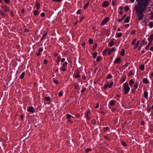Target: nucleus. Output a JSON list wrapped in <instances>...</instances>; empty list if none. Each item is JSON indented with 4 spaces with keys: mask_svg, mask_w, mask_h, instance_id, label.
<instances>
[{
    "mask_svg": "<svg viewBox=\"0 0 153 153\" xmlns=\"http://www.w3.org/2000/svg\"><path fill=\"white\" fill-rule=\"evenodd\" d=\"M148 40L152 42L153 40V34H152L150 35V37L148 38Z\"/></svg>",
    "mask_w": 153,
    "mask_h": 153,
    "instance_id": "obj_14",
    "label": "nucleus"
},
{
    "mask_svg": "<svg viewBox=\"0 0 153 153\" xmlns=\"http://www.w3.org/2000/svg\"><path fill=\"white\" fill-rule=\"evenodd\" d=\"M91 113L89 111H87L86 114H85V116L87 117V119L88 120H90L91 119Z\"/></svg>",
    "mask_w": 153,
    "mask_h": 153,
    "instance_id": "obj_4",
    "label": "nucleus"
},
{
    "mask_svg": "<svg viewBox=\"0 0 153 153\" xmlns=\"http://www.w3.org/2000/svg\"><path fill=\"white\" fill-rule=\"evenodd\" d=\"M48 63V61L47 59H45L44 60V64H46Z\"/></svg>",
    "mask_w": 153,
    "mask_h": 153,
    "instance_id": "obj_60",
    "label": "nucleus"
},
{
    "mask_svg": "<svg viewBox=\"0 0 153 153\" xmlns=\"http://www.w3.org/2000/svg\"><path fill=\"white\" fill-rule=\"evenodd\" d=\"M113 82H110L109 84V88H111L112 87L113 84Z\"/></svg>",
    "mask_w": 153,
    "mask_h": 153,
    "instance_id": "obj_36",
    "label": "nucleus"
},
{
    "mask_svg": "<svg viewBox=\"0 0 153 153\" xmlns=\"http://www.w3.org/2000/svg\"><path fill=\"white\" fill-rule=\"evenodd\" d=\"M112 76L111 74H108L107 75V79H110L112 78Z\"/></svg>",
    "mask_w": 153,
    "mask_h": 153,
    "instance_id": "obj_45",
    "label": "nucleus"
},
{
    "mask_svg": "<svg viewBox=\"0 0 153 153\" xmlns=\"http://www.w3.org/2000/svg\"><path fill=\"white\" fill-rule=\"evenodd\" d=\"M109 20V18H105L101 22V24L103 25L107 22Z\"/></svg>",
    "mask_w": 153,
    "mask_h": 153,
    "instance_id": "obj_7",
    "label": "nucleus"
},
{
    "mask_svg": "<svg viewBox=\"0 0 153 153\" xmlns=\"http://www.w3.org/2000/svg\"><path fill=\"white\" fill-rule=\"evenodd\" d=\"M149 26L151 27H153V22L152 21L150 22L149 23Z\"/></svg>",
    "mask_w": 153,
    "mask_h": 153,
    "instance_id": "obj_33",
    "label": "nucleus"
},
{
    "mask_svg": "<svg viewBox=\"0 0 153 153\" xmlns=\"http://www.w3.org/2000/svg\"><path fill=\"white\" fill-rule=\"evenodd\" d=\"M109 5V4L108 1H104L102 4V6L103 7H107Z\"/></svg>",
    "mask_w": 153,
    "mask_h": 153,
    "instance_id": "obj_9",
    "label": "nucleus"
},
{
    "mask_svg": "<svg viewBox=\"0 0 153 153\" xmlns=\"http://www.w3.org/2000/svg\"><path fill=\"white\" fill-rule=\"evenodd\" d=\"M133 74V73L131 71H129V72L128 75L129 76H130L131 75H132Z\"/></svg>",
    "mask_w": 153,
    "mask_h": 153,
    "instance_id": "obj_51",
    "label": "nucleus"
},
{
    "mask_svg": "<svg viewBox=\"0 0 153 153\" xmlns=\"http://www.w3.org/2000/svg\"><path fill=\"white\" fill-rule=\"evenodd\" d=\"M45 13L44 12H42L41 14V17H45Z\"/></svg>",
    "mask_w": 153,
    "mask_h": 153,
    "instance_id": "obj_53",
    "label": "nucleus"
},
{
    "mask_svg": "<svg viewBox=\"0 0 153 153\" xmlns=\"http://www.w3.org/2000/svg\"><path fill=\"white\" fill-rule=\"evenodd\" d=\"M123 86L124 87V93L125 94H127L130 89V88L128 86V83L126 82L123 85Z\"/></svg>",
    "mask_w": 153,
    "mask_h": 153,
    "instance_id": "obj_2",
    "label": "nucleus"
},
{
    "mask_svg": "<svg viewBox=\"0 0 153 153\" xmlns=\"http://www.w3.org/2000/svg\"><path fill=\"white\" fill-rule=\"evenodd\" d=\"M145 43V41L144 40H143L142 41L141 43L140 44V46L142 47Z\"/></svg>",
    "mask_w": 153,
    "mask_h": 153,
    "instance_id": "obj_38",
    "label": "nucleus"
},
{
    "mask_svg": "<svg viewBox=\"0 0 153 153\" xmlns=\"http://www.w3.org/2000/svg\"><path fill=\"white\" fill-rule=\"evenodd\" d=\"M47 34V32L44 33V35H43L42 37L41 40H42L43 39H44L45 37L46 36V35Z\"/></svg>",
    "mask_w": 153,
    "mask_h": 153,
    "instance_id": "obj_26",
    "label": "nucleus"
},
{
    "mask_svg": "<svg viewBox=\"0 0 153 153\" xmlns=\"http://www.w3.org/2000/svg\"><path fill=\"white\" fill-rule=\"evenodd\" d=\"M125 54V50L124 49H122L121 51V52L120 53V55L122 56H124Z\"/></svg>",
    "mask_w": 153,
    "mask_h": 153,
    "instance_id": "obj_17",
    "label": "nucleus"
},
{
    "mask_svg": "<svg viewBox=\"0 0 153 153\" xmlns=\"http://www.w3.org/2000/svg\"><path fill=\"white\" fill-rule=\"evenodd\" d=\"M130 17L127 16L124 20V22L126 23H128L129 22Z\"/></svg>",
    "mask_w": 153,
    "mask_h": 153,
    "instance_id": "obj_15",
    "label": "nucleus"
},
{
    "mask_svg": "<svg viewBox=\"0 0 153 153\" xmlns=\"http://www.w3.org/2000/svg\"><path fill=\"white\" fill-rule=\"evenodd\" d=\"M39 12L38 10H36L34 11L33 14L34 15L36 16L38 14Z\"/></svg>",
    "mask_w": 153,
    "mask_h": 153,
    "instance_id": "obj_25",
    "label": "nucleus"
},
{
    "mask_svg": "<svg viewBox=\"0 0 153 153\" xmlns=\"http://www.w3.org/2000/svg\"><path fill=\"white\" fill-rule=\"evenodd\" d=\"M85 17L84 16H82V17L80 19L79 22L81 21L82 20H83L84 19Z\"/></svg>",
    "mask_w": 153,
    "mask_h": 153,
    "instance_id": "obj_62",
    "label": "nucleus"
},
{
    "mask_svg": "<svg viewBox=\"0 0 153 153\" xmlns=\"http://www.w3.org/2000/svg\"><path fill=\"white\" fill-rule=\"evenodd\" d=\"M116 102V101L114 100H112L109 102V104L111 106H113L115 105Z\"/></svg>",
    "mask_w": 153,
    "mask_h": 153,
    "instance_id": "obj_10",
    "label": "nucleus"
},
{
    "mask_svg": "<svg viewBox=\"0 0 153 153\" xmlns=\"http://www.w3.org/2000/svg\"><path fill=\"white\" fill-rule=\"evenodd\" d=\"M88 42L89 44L91 45L93 43L94 41L93 39H88Z\"/></svg>",
    "mask_w": 153,
    "mask_h": 153,
    "instance_id": "obj_24",
    "label": "nucleus"
},
{
    "mask_svg": "<svg viewBox=\"0 0 153 153\" xmlns=\"http://www.w3.org/2000/svg\"><path fill=\"white\" fill-rule=\"evenodd\" d=\"M149 0H136L138 2L137 4L134 6V10L136 14L137 19L138 21L141 20L144 15V13H145L147 6Z\"/></svg>",
    "mask_w": 153,
    "mask_h": 153,
    "instance_id": "obj_1",
    "label": "nucleus"
},
{
    "mask_svg": "<svg viewBox=\"0 0 153 153\" xmlns=\"http://www.w3.org/2000/svg\"><path fill=\"white\" fill-rule=\"evenodd\" d=\"M80 116V115L79 114H77L76 115L75 117L77 118H79V117Z\"/></svg>",
    "mask_w": 153,
    "mask_h": 153,
    "instance_id": "obj_61",
    "label": "nucleus"
},
{
    "mask_svg": "<svg viewBox=\"0 0 153 153\" xmlns=\"http://www.w3.org/2000/svg\"><path fill=\"white\" fill-rule=\"evenodd\" d=\"M53 82L54 83H56V84H58L59 83L58 81L56 80H53Z\"/></svg>",
    "mask_w": 153,
    "mask_h": 153,
    "instance_id": "obj_56",
    "label": "nucleus"
},
{
    "mask_svg": "<svg viewBox=\"0 0 153 153\" xmlns=\"http://www.w3.org/2000/svg\"><path fill=\"white\" fill-rule=\"evenodd\" d=\"M36 8L38 10L40 8V4L38 2H36L35 4Z\"/></svg>",
    "mask_w": 153,
    "mask_h": 153,
    "instance_id": "obj_12",
    "label": "nucleus"
},
{
    "mask_svg": "<svg viewBox=\"0 0 153 153\" xmlns=\"http://www.w3.org/2000/svg\"><path fill=\"white\" fill-rule=\"evenodd\" d=\"M77 14H81V10H78L77 12Z\"/></svg>",
    "mask_w": 153,
    "mask_h": 153,
    "instance_id": "obj_63",
    "label": "nucleus"
},
{
    "mask_svg": "<svg viewBox=\"0 0 153 153\" xmlns=\"http://www.w3.org/2000/svg\"><path fill=\"white\" fill-rule=\"evenodd\" d=\"M63 94V93L62 91H60L59 92V97H61L62 96Z\"/></svg>",
    "mask_w": 153,
    "mask_h": 153,
    "instance_id": "obj_42",
    "label": "nucleus"
},
{
    "mask_svg": "<svg viewBox=\"0 0 153 153\" xmlns=\"http://www.w3.org/2000/svg\"><path fill=\"white\" fill-rule=\"evenodd\" d=\"M28 111L32 113H34L35 112L34 108L32 106H30L28 108Z\"/></svg>",
    "mask_w": 153,
    "mask_h": 153,
    "instance_id": "obj_8",
    "label": "nucleus"
},
{
    "mask_svg": "<svg viewBox=\"0 0 153 153\" xmlns=\"http://www.w3.org/2000/svg\"><path fill=\"white\" fill-rule=\"evenodd\" d=\"M74 89H77L79 87V85L78 84H75L74 85Z\"/></svg>",
    "mask_w": 153,
    "mask_h": 153,
    "instance_id": "obj_30",
    "label": "nucleus"
},
{
    "mask_svg": "<svg viewBox=\"0 0 153 153\" xmlns=\"http://www.w3.org/2000/svg\"><path fill=\"white\" fill-rule=\"evenodd\" d=\"M71 116L70 114H68L66 117V118L67 119H69L71 117Z\"/></svg>",
    "mask_w": 153,
    "mask_h": 153,
    "instance_id": "obj_55",
    "label": "nucleus"
},
{
    "mask_svg": "<svg viewBox=\"0 0 153 153\" xmlns=\"http://www.w3.org/2000/svg\"><path fill=\"white\" fill-rule=\"evenodd\" d=\"M126 79V76H123V77H122V82H124Z\"/></svg>",
    "mask_w": 153,
    "mask_h": 153,
    "instance_id": "obj_44",
    "label": "nucleus"
},
{
    "mask_svg": "<svg viewBox=\"0 0 153 153\" xmlns=\"http://www.w3.org/2000/svg\"><path fill=\"white\" fill-rule=\"evenodd\" d=\"M92 150V149H91L90 148H88L85 150V152H90Z\"/></svg>",
    "mask_w": 153,
    "mask_h": 153,
    "instance_id": "obj_40",
    "label": "nucleus"
},
{
    "mask_svg": "<svg viewBox=\"0 0 153 153\" xmlns=\"http://www.w3.org/2000/svg\"><path fill=\"white\" fill-rule=\"evenodd\" d=\"M135 31H136V30L135 29L133 30V31H132L131 32V34H134L135 33Z\"/></svg>",
    "mask_w": 153,
    "mask_h": 153,
    "instance_id": "obj_57",
    "label": "nucleus"
},
{
    "mask_svg": "<svg viewBox=\"0 0 153 153\" xmlns=\"http://www.w3.org/2000/svg\"><path fill=\"white\" fill-rule=\"evenodd\" d=\"M67 64H68L67 62H65L62 64V66H65V67H66V68H67Z\"/></svg>",
    "mask_w": 153,
    "mask_h": 153,
    "instance_id": "obj_41",
    "label": "nucleus"
},
{
    "mask_svg": "<svg viewBox=\"0 0 153 153\" xmlns=\"http://www.w3.org/2000/svg\"><path fill=\"white\" fill-rule=\"evenodd\" d=\"M140 42V40L137 41V43L135 44L134 46V49H136L137 47L138 46V45L139 44Z\"/></svg>",
    "mask_w": 153,
    "mask_h": 153,
    "instance_id": "obj_16",
    "label": "nucleus"
},
{
    "mask_svg": "<svg viewBox=\"0 0 153 153\" xmlns=\"http://www.w3.org/2000/svg\"><path fill=\"white\" fill-rule=\"evenodd\" d=\"M97 52H94V53L93 54V58H95L97 56Z\"/></svg>",
    "mask_w": 153,
    "mask_h": 153,
    "instance_id": "obj_29",
    "label": "nucleus"
},
{
    "mask_svg": "<svg viewBox=\"0 0 153 153\" xmlns=\"http://www.w3.org/2000/svg\"><path fill=\"white\" fill-rule=\"evenodd\" d=\"M138 85V84L136 83L134 84V89H136L137 88Z\"/></svg>",
    "mask_w": 153,
    "mask_h": 153,
    "instance_id": "obj_27",
    "label": "nucleus"
},
{
    "mask_svg": "<svg viewBox=\"0 0 153 153\" xmlns=\"http://www.w3.org/2000/svg\"><path fill=\"white\" fill-rule=\"evenodd\" d=\"M29 30L27 29L26 28H25V29L24 32H29Z\"/></svg>",
    "mask_w": 153,
    "mask_h": 153,
    "instance_id": "obj_64",
    "label": "nucleus"
},
{
    "mask_svg": "<svg viewBox=\"0 0 153 153\" xmlns=\"http://www.w3.org/2000/svg\"><path fill=\"white\" fill-rule=\"evenodd\" d=\"M116 0H113L112 1V4L113 5H115L116 4Z\"/></svg>",
    "mask_w": 153,
    "mask_h": 153,
    "instance_id": "obj_49",
    "label": "nucleus"
},
{
    "mask_svg": "<svg viewBox=\"0 0 153 153\" xmlns=\"http://www.w3.org/2000/svg\"><path fill=\"white\" fill-rule=\"evenodd\" d=\"M97 44L96 43H95L93 46V49L94 50H95V49L97 47Z\"/></svg>",
    "mask_w": 153,
    "mask_h": 153,
    "instance_id": "obj_46",
    "label": "nucleus"
},
{
    "mask_svg": "<svg viewBox=\"0 0 153 153\" xmlns=\"http://www.w3.org/2000/svg\"><path fill=\"white\" fill-rule=\"evenodd\" d=\"M139 68L142 71L144 70V65H142L140 66Z\"/></svg>",
    "mask_w": 153,
    "mask_h": 153,
    "instance_id": "obj_18",
    "label": "nucleus"
},
{
    "mask_svg": "<svg viewBox=\"0 0 153 153\" xmlns=\"http://www.w3.org/2000/svg\"><path fill=\"white\" fill-rule=\"evenodd\" d=\"M114 39H112L111 41H110L109 42V43H108V45L109 46L112 47L114 44L115 42L113 41Z\"/></svg>",
    "mask_w": 153,
    "mask_h": 153,
    "instance_id": "obj_11",
    "label": "nucleus"
},
{
    "mask_svg": "<svg viewBox=\"0 0 153 153\" xmlns=\"http://www.w3.org/2000/svg\"><path fill=\"white\" fill-rule=\"evenodd\" d=\"M74 76L76 78H80V75L79 71H77L76 72L74 73Z\"/></svg>",
    "mask_w": 153,
    "mask_h": 153,
    "instance_id": "obj_3",
    "label": "nucleus"
},
{
    "mask_svg": "<svg viewBox=\"0 0 153 153\" xmlns=\"http://www.w3.org/2000/svg\"><path fill=\"white\" fill-rule=\"evenodd\" d=\"M109 87V84H107L105 85L104 86L103 88L104 89H106L108 87Z\"/></svg>",
    "mask_w": 153,
    "mask_h": 153,
    "instance_id": "obj_39",
    "label": "nucleus"
},
{
    "mask_svg": "<svg viewBox=\"0 0 153 153\" xmlns=\"http://www.w3.org/2000/svg\"><path fill=\"white\" fill-rule=\"evenodd\" d=\"M150 45H151L150 42H149L148 43V44L147 45L146 47L145 48V49L146 50L148 49L149 48V46H150Z\"/></svg>",
    "mask_w": 153,
    "mask_h": 153,
    "instance_id": "obj_28",
    "label": "nucleus"
},
{
    "mask_svg": "<svg viewBox=\"0 0 153 153\" xmlns=\"http://www.w3.org/2000/svg\"><path fill=\"white\" fill-rule=\"evenodd\" d=\"M3 8V10L7 12L9 11V7H7L6 5H4L2 7Z\"/></svg>",
    "mask_w": 153,
    "mask_h": 153,
    "instance_id": "obj_5",
    "label": "nucleus"
},
{
    "mask_svg": "<svg viewBox=\"0 0 153 153\" xmlns=\"http://www.w3.org/2000/svg\"><path fill=\"white\" fill-rule=\"evenodd\" d=\"M44 99L45 100H46L47 101H50V98L49 97H44Z\"/></svg>",
    "mask_w": 153,
    "mask_h": 153,
    "instance_id": "obj_32",
    "label": "nucleus"
},
{
    "mask_svg": "<svg viewBox=\"0 0 153 153\" xmlns=\"http://www.w3.org/2000/svg\"><path fill=\"white\" fill-rule=\"evenodd\" d=\"M134 82L132 79L129 82V84L130 85H132L134 84Z\"/></svg>",
    "mask_w": 153,
    "mask_h": 153,
    "instance_id": "obj_37",
    "label": "nucleus"
},
{
    "mask_svg": "<svg viewBox=\"0 0 153 153\" xmlns=\"http://www.w3.org/2000/svg\"><path fill=\"white\" fill-rule=\"evenodd\" d=\"M89 2H88L84 6V9H86L88 7L89 4Z\"/></svg>",
    "mask_w": 153,
    "mask_h": 153,
    "instance_id": "obj_35",
    "label": "nucleus"
},
{
    "mask_svg": "<svg viewBox=\"0 0 153 153\" xmlns=\"http://www.w3.org/2000/svg\"><path fill=\"white\" fill-rule=\"evenodd\" d=\"M129 10V7L128 6H126L124 7V10L125 12Z\"/></svg>",
    "mask_w": 153,
    "mask_h": 153,
    "instance_id": "obj_22",
    "label": "nucleus"
},
{
    "mask_svg": "<svg viewBox=\"0 0 153 153\" xmlns=\"http://www.w3.org/2000/svg\"><path fill=\"white\" fill-rule=\"evenodd\" d=\"M0 14L2 16H6L7 15L6 14L2 11L0 10Z\"/></svg>",
    "mask_w": 153,
    "mask_h": 153,
    "instance_id": "obj_13",
    "label": "nucleus"
},
{
    "mask_svg": "<svg viewBox=\"0 0 153 153\" xmlns=\"http://www.w3.org/2000/svg\"><path fill=\"white\" fill-rule=\"evenodd\" d=\"M42 51L43 49L42 48H40L38 50V51L40 52H42Z\"/></svg>",
    "mask_w": 153,
    "mask_h": 153,
    "instance_id": "obj_58",
    "label": "nucleus"
},
{
    "mask_svg": "<svg viewBox=\"0 0 153 153\" xmlns=\"http://www.w3.org/2000/svg\"><path fill=\"white\" fill-rule=\"evenodd\" d=\"M107 50H104L103 51V55H105L107 53Z\"/></svg>",
    "mask_w": 153,
    "mask_h": 153,
    "instance_id": "obj_54",
    "label": "nucleus"
},
{
    "mask_svg": "<svg viewBox=\"0 0 153 153\" xmlns=\"http://www.w3.org/2000/svg\"><path fill=\"white\" fill-rule=\"evenodd\" d=\"M25 75V72H22L20 76V78L21 79H23Z\"/></svg>",
    "mask_w": 153,
    "mask_h": 153,
    "instance_id": "obj_20",
    "label": "nucleus"
},
{
    "mask_svg": "<svg viewBox=\"0 0 153 153\" xmlns=\"http://www.w3.org/2000/svg\"><path fill=\"white\" fill-rule=\"evenodd\" d=\"M121 143L122 145L124 146H126L127 145L126 143L123 140L121 141Z\"/></svg>",
    "mask_w": 153,
    "mask_h": 153,
    "instance_id": "obj_31",
    "label": "nucleus"
},
{
    "mask_svg": "<svg viewBox=\"0 0 153 153\" xmlns=\"http://www.w3.org/2000/svg\"><path fill=\"white\" fill-rule=\"evenodd\" d=\"M66 67L65 66H62L60 68V69L63 71H66Z\"/></svg>",
    "mask_w": 153,
    "mask_h": 153,
    "instance_id": "obj_23",
    "label": "nucleus"
},
{
    "mask_svg": "<svg viewBox=\"0 0 153 153\" xmlns=\"http://www.w3.org/2000/svg\"><path fill=\"white\" fill-rule=\"evenodd\" d=\"M143 82L144 83L148 84L149 83L148 81L147 78H144L143 80Z\"/></svg>",
    "mask_w": 153,
    "mask_h": 153,
    "instance_id": "obj_19",
    "label": "nucleus"
},
{
    "mask_svg": "<svg viewBox=\"0 0 153 153\" xmlns=\"http://www.w3.org/2000/svg\"><path fill=\"white\" fill-rule=\"evenodd\" d=\"M121 61L120 57H119L117 58L114 61V64L119 63Z\"/></svg>",
    "mask_w": 153,
    "mask_h": 153,
    "instance_id": "obj_6",
    "label": "nucleus"
},
{
    "mask_svg": "<svg viewBox=\"0 0 153 153\" xmlns=\"http://www.w3.org/2000/svg\"><path fill=\"white\" fill-rule=\"evenodd\" d=\"M148 93L146 91H144V97L146 98L147 99L148 98Z\"/></svg>",
    "mask_w": 153,
    "mask_h": 153,
    "instance_id": "obj_21",
    "label": "nucleus"
},
{
    "mask_svg": "<svg viewBox=\"0 0 153 153\" xmlns=\"http://www.w3.org/2000/svg\"><path fill=\"white\" fill-rule=\"evenodd\" d=\"M137 39H134L131 42V44L132 45H134L135 44V42H136Z\"/></svg>",
    "mask_w": 153,
    "mask_h": 153,
    "instance_id": "obj_34",
    "label": "nucleus"
},
{
    "mask_svg": "<svg viewBox=\"0 0 153 153\" xmlns=\"http://www.w3.org/2000/svg\"><path fill=\"white\" fill-rule=\"evenodd\" d=\"M116 48L115 47H113L112 48L111 50L110 49L111 52H113V51H115Z\"/></svg>",
    "mask_w": 153,
    "mask_h": 153,
    "instance_id": "obj_47",
    "label": "nucleus"
},
{
    "mask_svg": "<svg viewBox=\"0 0 153 153\" xmlns=\"http://www.w3.org/2000/svg\"><path fill=\"white\" fill-rule=\"evenodd\" d=\"M100 58H101V57L100 56H98L97 57V59H96V61L97 62H99L100 61Z\"/></svg>",
    "mask_w": 153,
    "mask_h": 153,
    "instance_id": "obj_43",
    "label": "nucleus"
},
{
    "mask_svg": "<svg viewBox=\"0 0 153 153\" xmlns=\"http://www.w3.org/2000/svg\"><path fill=\"white\" fill-rule=\"evenodd\" d=\"M122 35L121 33H119L117 34V36L118 38H119Z\"/></svg>",
    "mask_w": 153,
    "mask_h": 153,
    "instance_id": "obj_48",
    "label": "nucleus"
},
{
    "mask_svg": "<svg viewBox=\"0 0 153 153\" xmlns=\"http://www.w3.org/2000/svg\"><path fill=\"white\" fill-rule=\"evenodd\" d=\"M86 89V88H82V90H81V93L82 94H83L84 92L85 91Z\"/></svg>",
    "mask_w": 153,
    "mask_h": 153,
    "instance_id": "obj_50",
    "label": "nucleus"
},
{
    "mask_svg": "<svg viewBox=\"0 0 153 153\" xmlns=\"http://www.w3.org/2000/svg\"><path fill=\"white\" fill-rule=\"evenodd\" d=\"M5 4H7L10 2V0H4Z\"/></svg>",
    "mask_w": 153,
    "mask_h": 153,
    "instance_id": "obj_52",
    "label": "nucleus"
},
{
    "mask_svg": "<svg viewBox=\"0 0 153 153\" xmlns=\"http://www.w3.org/2000/svg\"><path fill=\"white\" fill-rule=\"evenodd\" d=\"M126 15H124L122 18H121V20H123L126 17Z\"/></svg>",
    "mask_w": 153,
    "mask_h": 153,
    "instance_id": "obj_59",
    "label": "nucleus"
}]
</instances>
